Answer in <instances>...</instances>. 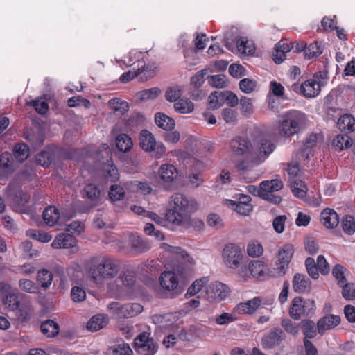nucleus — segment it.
Wrapping results in <instances>:
<instances>
[{
  "instance_id": "nucleus-1",
  "label": "nucleus",
  "mask_w": 355,
  "mask_h": 355,
  "mask_svg": "<svg viewBox=\"0 0 355 355\" xmlns=\"http://www.w3.org/2000/svg\"><path fill=\"white\" fill-rule=\"evenodd\" d=\"M197 207L196 201L181 193L172 195L168 200V208L165 214L166 220L175 225L188 223L190 216Z\"/></svg>"
},
{
  "instance_id": "nucleus-2",
  "label": "nucleus",
  "mask_w": 355,
  "mask_h": 355,
  "mask_svg": "<svg viewBox=\"0 0 355 355\" xmlns=\"http://www.w3.org/2000/svg\"><path fill=\"white\" fill-rule=\"evenodd\" d=\"M230 148L236 155L241 156L248 152L249 160L253 165H259L266 159V137L262 135L250 144L246 138L238 136L230 141Z\"/></svg>"
},
{
  "instance_id": "nucleus-3",
  "label": "nucleus",
  "mask_w": 355,
  "mask_h": 355,
  "mask_svg": "<svg viewBox=\"0 0 355 355\" xmlns=\"http://www.w3.org/2000/svg\"><path fill=\"white\" fill-rule=\"evenodd\" d=\"M307 115L302 111L290 110L282 115V120L279 125V134L289 138L304 130L309 124Z\"/></svg>"
},
{
  "instance_id": "nucleus-4",
  "label": "nucleus",
  "mask_w": 355,
  "mask_h": 355,
  "mask_svg": "<svg viewBox=\"0 0 355 355\" xmlns=\"http://www.w3.org/2000/svg\"><path fill=\"white\" fill-rule=\"evenodd\" d=\"M119 270L118 262L109 257H103L92 264L89 269L92 281L103 285L107 280L115 277Z\"/></svg>"
},
{
  "instance_id": "nucleus-5",
  "label": "nucleus",
  "mask_w": 355,
  "mask_h": 355,
  "mask_svg": "<svg viewBox=\"0 0 355 355\" xmlns=\"http://www.w3.org/2000/svg\"><path fill=\"white\" fill-rule=\"evenodd\" d=\"M315 309L316 305L313 300L295 297L289 306L288 314L293 320H299L302 318H311L315 314Z\"/></svg>"
},
{
  "instance_id": "nucleus-6",
  "label": "nucleus",
  "mask_w": 355,
  "mask_h": 355,
  "mask_svg": "<svg viewBox=\"0 0 355 355\" xmlns=\"http://www.w3.org/2000/svg\"><path fill=\"white\" fill-rule=\"evenodd\" d=\"M140 147L146 152H153L157 158L162 157L166 147L162 142H157L154 135L147 130H142L139 135Z\"/></svg>"
},
{
  "instance_id": "nucleus-7",
  "label": "nucleus",
  "mask_w": 355,
  "mask_h": 355,
  "mask_svg": "<svg viewBox=\"0 0 355 355\" xmlns=\"http://www.w3.org/2000/svg\"><path fill=\"white\" fill-rule=\"evenodd\" d=\"M325 74L321 72L315 73L313 79H309L299 85L298 83L292 85V89L296 92H300L306 98H314L320 92V84L317 80L320 78H324Z\"/></svg>"
},
{
  "instance_id": "nucleus-8",
  "label": "nucleus",
  "mask_w": 355,
  "mask_h": 355,
  "mask_svg": "<svg viewBox=\"0 0 355 355\" xmlns=\"http://www.w3.org/2000/svg\"><path fill=\"white\" fill-rule=\"evenodd\" d=\"M110 312L118 318H132L141 313L143 306L139 303L121 304L118 302H112L108 304Z\"/></svg>"
},
{
  "instance_id": "nucleus-9",
  "label": "nucleus",
  "mask_w": 355,
  "mask_h": 355,
  "mask_svg": "<svg viewBox=\"0 0 355 355\" xmlns=\"http://www.w3.org/2000/svg\"><path fill=\"white\" fill-rule=\"evenodd\" d=\"M222 258L224 264L229 268H239L243 259V254L241 248L234 243L225 245L223 250Z\"/></svg>"
},
{
  "instance_id": "nucleus-10",
  "label": "nucleus",
  "mask_w": 355,
  "mask_h": 355,
  "mask_svg": "<svg viewBox=\"0 0 355 355\" xmlns=\"http://www.w3.org/2000/svg\"><path fill=\"white\" fill-rule=\"evenodd\" d=\"M135 351L141 355H154L157 351V345L147 333H141L134 340Z\"/></svg>"
},
{
  "instance_id": "nucleus-11",
  "label": "nucleus",
  "mask_w": 355,
  "mask_h": 355,
  "mask_svg": "<svg viewBox=\"0 0 355 355\" xmlns=\"http://www.w3.org/2000/svg\"><path fill=\"white\" fill-rule=\"evenodd\" d=\"M236 197H238V200L226 199L224 200V204L241 215H250L252 211V205L250 203L251 198L243 194H238Z\"/></svg>"
},
{
  "instance_id": "nucleus-12",
  "label": "nucleus",
  "mask_w": 355,
  "mask_h": 355,
  "mask_svg": "<svg viewBox=\"0 0 355 355\" xmlns=\"http://www.w3.org/2000/svg\"><path fill=\"white\" fill-rule=\"evenodd\" d=\"M6 194L11 205L15 209H19L29 199L26 193L12 184L8 187Z\"/></svg>"
},
{
  "instance_id": "nucleus-13",
  "label": "nucleus",
  "mask_w": 355,
  "mask_h": 355,
  "mask_svg": "<svg viewBox=\"0 0 355 355\" xmlns=\"http://www.w3.org/2000/svg\"><path fill=\"white\" fill-rule=\"evenodd\" d=\"M42 216L45 224L49 227H53L58 224L59 221L62 219L69 220L74 216V214L66 216L64 213L61 214L55 207L49 206L44 210Z\"/></svg>"
},
{
  "instance_id": "nucleus-14",
  "label": "nucleus",
  "mask_w": 355,
  "mask_h": 355,
  "mask_svg": "<svg viewBox=\"0 0 355 355\" xmlns=\"http://www.w3.org/2000/svg\"><path fill=\"white\" fill-rule=\"evenodd\" d=\"M229 294L228 288L224 284L215 282L209 285L207 295L209 299L216 302L225 300Z\"/></svg>"
},
{
  "instance_id": "nucleus-15",
  "label": "nucleus",
  "mask_w": 355,
  "mask_h": 355,
  "mask_svg": "<svg viewBox=\"0 0 355 355\" xmlns=\"http://www.w3.org/2000/svg\"><path fill=\"white\" fill-rule=\"evenodd\" d=\"M292 43L287 39H282L275 46L272 58L274 62L279 64L286 59V54L292 50Z\"/></svg>"
},
{
  "instance_id": "nucleus-16",
  "label": "nucleus",
  "mask_w": 355,
  "mask_h": 355,
  "mask_svg": "<svg viewBox=\"0 0 355 355\" xmlns=\"http://www.w3.org/2000/svg\"><path fill=\"white\" fill-rule=\"evenodd\" d=\"M340 323L339 315L327 314L320 318L317 322V329L318 334L322 336L327 331L336 327Z\"/></svg>"
},
{
  "instance_id": "nucleus-17",
  "label": "nucleus",
  "mask_w": 355,
  "mask_h": 355,
  "mask_svg": "<svg viewBox=\"0 0 355 355\" xmlns=\"http://www.w3.org/2000/svg\"><path fill=\"white\" fill-rule=\"evenodd\" d=\"M77 245V239L69 233H60L58 234L53 242L51 247L54 249L73 248Z\"/></svg>"
},
{
  "instance_id": "nucleus-18",
  "label": "nucleus",
  "mask_w": 355,
  "mask_h": 355,
  "mask_svg": "<svg viewBox=\"0 0 355 355\" xmlns=\"http://www.w3.org/2000/svg\"><path fill=\"white\" fill-rule=\"evenodd\" d=\"M261 305V299L255 297L245 302L238 304L234 309V313L237 314H253Z\"/></svg>"
},
{
  "instance_id": "nucleus-19",
  "label": "nucleus",
  "mask_w": 355,
  "mask_h": 355,
  "mask_svg": "<svg viewBox=\"0 0 355 355\" xmlns=\"http://www.w3.org/2000/svg\"><path fill=\"white\" fill-rule=\"evenodd\" d=\"M159 282L161 288L166 291H174L178 286L179 280L173 271H164L161 273Z\"/></svg>"
},
{
  "instance_id": "nucleus-20",
  "label": "nucleus",
  "mask_w": 355,
  "mask_h": 355,
  "mask_svg": "<svg viewBox=\"0 0 355 355\" xmlns=\"http://www.w3.org/2000/svg\"><path fill=\"white\" fill-rule=\"evenodd\" d=\"M145 56L146 53L132 50L126 56L124 57L122 62L126 67H132L136 65L135 67H139V70L144 69L146 68L144 60Z\"/></svg>"
},
{
  "instance_id": "nucleus-21",
  "label": "nucleus",
  "mask_w": 355,
  "mask_h": 355,
  "mask_svg": "<svg viewBox=\"0 0 355 355\" xmlns=\"http://www.w3.org/2000/svg\"><path fill=\"white\" fill-rule=\"evenodd\" d=\"M320 220L326 228L333 229L338 225L339 216L334 209L325 208L320 213Z\"/></svg>"
},
{
  "instance_id": "nucleus-22",
  "label": "nucleus",
  "mask_w": 355,
  "mask_h": 355,
  "mask_svg": "<svg viewBox=\"0 0 355 355\" xmlns=\"http://www.w3.org/2000/svg\"><path fill=\"white\" fill-rule=\"evenodd\" d=\"M158 174L164 184H170L176 179L178 172L173 164H164L159 167Z\"/></svg>"
},
{
  "instance_id": "nucleus-23",
  "label": "nucleus",
  "mask_w": 355,
  "mask_h": 355,
  "mask_svg": "<svg viewBox=\"0 0 355 355\" xmlns=\"http://www.w3.org/2000/svg\"><path fill=\"white\" fill-rule=\"evenodd\" d=\"M161 248L170 253L172 257L178 260H181L184 263H189L191 264L193 263V259L190 257L187 252L181 248L171 246L167 243H162Z\"/></svg>"
},
{
  "instance_id": "nucleus-24",
  "label": "nucleus",
  "mask_w": 355,
  "mask_h": 355,
  "mask_svg": "<svg viewBox=\"0 0 355 355\" xmlns=\"http://www.w3.org/2000/svg\"><path fill=\"white\" fill-rule=\"evenodd\" d=\"M132 182H123L121 184H112L110 186L108 196L111 201L116 202L123 200L125 197V189H129Z\"/></svg>"
},
{
  "instance_id": "nucleus-25",
  "label": "nucleus",
  "mask_w": 355,
  "mask_h": 355,
  "mask_svg": "<svg viewBox=\"0 0 355 355\" xmlns=\"http://www.w3.org/2000/svg\"><path fill=\"white\" fill-rule=\"evenodd\" d=\"M311 287L310 279L303 274L296 273L293 279V288L297 293L308 292Z\"/></svg>"
},
{
  "instance_id": "nucleus-26",
  "label": "nucleus",
  "mask_w": 355,
  "mask_h": 355,
  "mask_svg": "<svg viewBox=\"0 0 355 355\" xmlns=\"http://www.w3.org/2000/svg\"><path fill=\"white\" fill-rule=\"evenodd\" d=\"M300 327L304 334L303 341L314 338L318 333L317 324L310 319H304L300 322Z\"/></svg>"
},
{
  "instance_id": "nucleus-27",
  "label": "nucleus",
  "mask_w": 355,
  "mask_h": 355,
  "mask_svg": "<svg viewBox=\"0 0 355 355\" xmlns=\"http://www.w3.org/2000/svg\"><path fill=\"white\" fill-rule=\"evenodd\" d=\"M295 252L294 246L291 243H286L278 250L276 259L289 266Z\"/></svg>"
},
{
  "instance_id": "nucleus-28",
  "label": "nucleus",
  "mask_w": 355,
  "mask_h": 355,
  "mask_svg": "<svg viewBox=\"0 0 355 355\" xmlns=\"http://www.w3.org/2000/svg\"><path fill=\"white\" fill-rule=\"evenodd\" d=\"M154 119L159 128L166 131L173 130L175 125V121L162 112L156 113Z\"/></svg>"
},
{
  "instance_id": "nucleus-29",
  "label": "nucleus",
  "mask_w": 355,
  "mask_h": 355,
  "mask_svg": "<svg viewBox=\"0 0 355 355\" xmlns=\"http://www.w3.org/2000/svg\"><path fill=\"white\" fill-rule=\"evenodd\" d=\"M130 242L132 250L137 254L144 253L150 248L149 243L137 235L132 234L130 236Z\"/></svg>"
},
{
  "instance_id": "nucleus-30",
  "label": "nucleus",
  "mask_w": 355,
  "mask_h": 355,
  "mask_svg": "<svg viewBox=\"0 0 355 355\" xmlns=\"http://www.w3.org/2000/svg\"><path fill=\"white\" fill-rule=\"evenodd\" d=\"M108 323V318L103 314L93 316L87 322V328L92 331H96L104 328Z\"/></svg>"
},
{
  "instance_id": "nucleus-31",
  "label": "nucleus",
  "mask_w": 355,
  "mask_h": 355,
  "mask_svg": "<svg viewBox=\"0 0 355 355\" xmlns=\"http://www.w3.org/2000/svg\"><path fill=\"white\" fill-rule=\"evenodd\" d=\"M337 126L342 132H353L355 130V119L351 114H344L338 119Z\"/></svg>"
},
{
  "instance_id": "nucleus-32",
  "label": "nucleus",
  "mask_w": 355,
  "mask_h": 355,
  "mask_svg": "<svg viewBox=\"0 0 355 355\" xmlns=\"http://www.w3.org/2000/svg\"><path fill=\"white\" fill-rule=\"evenodd\" d=\"M249 269L253 277L259 279H263L266 266L263 261L255 260L250 262Z\"/></svg>"
},
{
  "instance_id": "nucleus-33",
  "label": "nucleus",
  "mask_w": 355,
  "mask_h": 355,
  "mask_svg": "<svg viewBox=\"0 0 355 355\" xmlns=\"http://www.w3.org/2000/svg\"><path fill=\"white\" fill-rule=\"evenodd\" d=\"M175 110L183 114L192 113L194 110V104L189 99L180 98L173 105Z\"/></svg>"
},
{
  "instance_id": "nucleus-34",
  "label": "nucleus",
  "mask_w": 355,
  "mask_h": 355,
  "mask_svg": "<svg viewBox=\"0 0 355 355\" xmlns=\"http://www.w3.org/2000/svg\"><path fill=\"white\" fill-rule=\"evenodd\" d=\"M352 138L347 134L338 135L333 139V145L336 150H342L352 146Z\"/></svg>"
},
{
  "instance_id": "nucleus-35",
  "label": "nucleus",
  "mask_w": 355,
  "mask_h": 355,
  "mask_svg": "<svg viewBox=\"0 0 355 355\" xmlns=\"http://www.w3.org/2000/svg\"><path fill=\"white\" fill-rule=\"evenodd\" d=\"M288 270V266L276 259L274 266L268 270V277H282L286 275Z\"/></svg>"
},
{
  "instance_id": "nucleus-36",
  "label": "nucleus",
  "mask_w": 355,
  "mask_h": 355,
  "mask_svg": "<svg viewBox=\"0 0 355 355\" xmlns=\"http://www.w3.org/2000/svg\"><path fill=\"white\" fill-rule=\"evenodd\" d=\"M116 145L120 151L126 153L132 149L133 143L131 137L128 135L121 134L116 138Z\"/></svg>"
},
{
  "instance_id": "nucleus-37",
  "label": "nucleus",
  "mask_w": 355,
  "mask_h": 355,
  "mask_svg": "<svg viewBox=\"0 0 355 355\" xmlns=\"http://www.w3.org/2000/svg\"><path fill=\"white\" fill-rule=\"evenodd\" d=\"M238 51L244 55H251L254 52L252 42L246 37H241L236 42Z\"/></svg>"
},
{
  "instance_id": "nucleus-38",
  "label": "nucleus",
  "mask_w": 355,
  "mask_h": 355,
  "mask_svg": "<svg viewBox=\"0 0 355 355\" xmlns=\"http://www.w3.org/2000/svg\"><path fill=\"white\" fill-rule=\"evenodd\" d=\"M110 109L116 114L123 115L128 112L129 106L127 102L120 98H114L108 101Z\"/></svg>"
},
{
  "instance_id": "nucleus-39",
  "label": "nucleus",
  "mask_w": 355,
  "mask_h": 355,
  "mask_svg": "<svg viewBox=\"0 0 355 355\" xmlns=\"http://www.w3.org/2000/svg\"><path fill=\"white\" fill-rule=\"evenodd\" d=\"M41 331L47 337H53L59 333V326L53 320H47L40 327Z\"/></svg>"
},
{
  "instance_id": "nucleus-40",
  "label": "nucleus",
  "mask_w": 355,
  "mask_h": 355,
  "mask_svg": "<svg viewBox=\"0 0 355 355\" xmlns=\"http://www.w3.org/2000/svg\"><path fill=\"white\" fill-rule=\"evenodd\" d=\"M19 293L18 291L13 292L8 296H3V303L10 310L15 311L20 309V302L19 300Z\"/></svg>"
},
{
  "instance_id": "nucleus-41",
  "label": "nucleus",
  "mask_w": 355,
  "mask_h": 355,
  "mask_svg": "<svg viewBox=\"0 0 355 355\" xmlns=\"http://www.w3.org/2000/svg\"><path fill=\"white\" fill-rule=\"evenodd\" d=\"M103 170L107 180L116 182L119 180V173L112 161L108 160L103 166Z\"/></svg>"
},
{
  "instance_id": "nucleus-42",
  "label": "nucleus",
  "mask_w": 355,
  "mask_h": 355,
  "mask_svg": "<svg viewBox=\"0 0 355 355\" xmlns=\"http://www.w3.org/2000/svg\"><path fill=\"white\" fill-rule=\"evenodd\" d=\"M209 282V277H204L199 279L196 280L187 289V291L185 294L187 297H190L194 296L197 294L201 289L207 284Z\"/></svg>"
},
{
  "instance_id": "nucleus-43",
  "label": "nucleus",
  "mask_w": 355,
  "mask_h": 355,
  "mask_svg": "<svg viewBox=\"0 0 355 355\" xmlns=\"http://www.w3.org/2000/svg\"><path fill=\"white\" fill-rule=\"evenodd\" d=\"M107 355H132V350L128 344L121 343L110 347Z\"/></svg>"
},
{
  "instance_id": "nucleus-44",
  "label": "nucleus",
  "mask_w": 355,
  "mask_h": 355,
  "mask_svg": "<svg viewBox=\"0 0 355 355\" xmlns=\"http://www.w3.org/2000/svg\"><path fill=\"white\" fill-rule=\"evenodd\" d=\"M293 195L298 198H303L306 195V186L301 180H295L291 184Z\"/></svg>"
},
{
  "instance_id": "nucleus-45",
  "label": "nucleus",
  "mask_w": 355,
  "mask_h": 355,
  "mask_svg": "<svg viewBox=\"0 0 355 355\" xmlns=\"http://www.w3.org/2000/svg\"><path fill=\"white\" fill-rule=\"evenodd\" d=\"M148 67H146V68H145L144 69H139V67H134L132 69V70H130L127 72H125L123 73L121 76H120V80L121 82L125 83H128L129 82L130 80H132L134 78L137 77L139 74H140L141 72L144 71L146 73H148V76H150L151 75V71L153 69H150L148 71Z\"/></svg>"
},
{
  "instance_id": "nucleus-46",
  "label": "nucleus",
  "mask_w": 355,
  "mask_h": 355,
  "mask_svg": "<svg viewBox=\"0 0 355 355\" xmlns=\"http://www.w3.org/2000/svg\"><path fill=\"white\" fill-rule=\"evenodd\" d=\"M13 153L16 159L22 162L29 156V148L26 144L19 143L15 146Z\"/></svg>"
},
{
  "instance_id": "nucleus-47",
  "label": "nucleus",
  "mask_w": 355,
  "mask_h": 355,
  "mask_svg": "<svg viewBox=\"0 0 355 355\" xmlns=\"http://www.w3.org/2000/svg\"><path fill=\"white\" fill-rule=\"evenodd\" d=\"M223 91H214L208 98V105L212 110H216L223 105Z\"/></svg>"
},
{
  "instance_id": "nucleus-48",
  "label": "nucleus",
  "mask_w": 355,
  "mask_h": 355,
  "mask_svg": "<svg viewBox=\"0 0 355 355\" xmlns=\"http://www.w3.org/2000/svg\"><path fill=\"white\" fill-rule=\"evenodd\" d=\"M347 271L341 264H336L332 268V275L337 282L338 285H343L347 282L345 272Z\"/></svg>"
},
{
  "instance_id": "nucleus-49",
  "label": "nucleus",
  "mask_w": 355,
  "mask_h": 355,
  "mask_svg": "<svg viewBox=\"0 0 355 355\" xmlns=\"http://www.w3.org/2000/svg\"><path fill=\"white\" fill-rule=\"evenodd\" d=\"M322 53L321 45L318 42L311 43L306 46L304 50V56L307 59H311L318 57Z\"/></svg>"
},
{
  "instance_id": "nucleus-50",
  "label": "nucleus",
  "mask_w": 355,
  "mask_h": 355,
  "mask_svg": "<svg viewBox=\"0 0 355 355\" xmlns=\"http://www.w3.org/2000/svg\"><path fill=\"white\" fill-rule=\"evenodd\" d=\"M248 190L253 196L266 200V180L262 181L258 186L249 185Z\"/></svg>"
},
{
  "instance_id": "nucleus-51",
  "label": "nucleus",
  "mask_w": 355,
  "mask_h": 355,
  "mask_svg": "<svg viewBox=\"0 0 355 355\" xmlns=\"http://www.w3.org/2000/svg\"><path fill=\"white\" fill-rule=\"evenodd\" d=\"M85 196L93 202H97L101 198V190L93 184H88L84 189Z\"/></svg>"
},
{
  "instance_id": "nucleus-52",
  "label": "nucleus",
  "mask_w": 355,
  "mask_h": 355,
  "mask_svg": "<svg viewBox=\"0 0 355 355\" xmlns=\"http://www.w3.org/2000/svg\"><path fill=\"white\" fill-rule=\"evenodd\" d=\"M284 336V331L278 328L271 331L268 335V348L278 345Z\"/></svg>"
},
{
  "instance_id": "nucleus-53",
  "label": "nucleus",
  "mask_w": 355,
  "mask_h": 355,
  "mask_svg": "<svg viewBox=\"0 0 355 355\" xmlns=\"http://www.w3.org/2000/svg\"><path fill=\"white\" fill-rule=\"evenodd\" d=\"M37 281L43 288H48L52 283L53 275L48 270L42 269L37 273Z\"/></svg>"
},
{
  "instance_id": "nucleus-54",
  "label": "nucleus",
  "mask_w": 355,
  "mask_h": 355,
  "mask_svg": "<svg viewBox=\"0 0 355 355\" xmlns=\"http://www.w3.org/2000/svg\"><path fill=\"white\" fill-rule=\"evenodd\" d=\"M208 83L210 85L216 88H224L228 85L227 77L223 74H218L209 76Z\"/></svg>"
},
{
  "instance_id": "nucleus-55",
  "label": "nucleus",
  "mask_w": 355,
  "mask_h": 355,
  "mask_svg": "<svg viewBox=\"0 0 355 355\" xmlns=\"http://www.w3.org/2000/svg\"><path fill=\"white\" fill-rule=\"evenodd\" d=\"M341 225L345 233L352 235L355 232V218L354 216H345L342 220Z\"/></svg>"
},
{
  "instance_id": "nucleus-56",
  "label": "nucleus",
  "mask_w": 355,
  "mask_h": 355,
  "mask_svg": "<svg viewBox=\"0 0 355 355\" xmlns=\"http://www.w3.org/2000/svg\"><path fill=\"white\" fill-rule=\"evenodd\" d=\"M281 325L285 331L292 336L297 335L300 330V324L288 318L282 320Z\"/></svg>"
},
{
  "instance_id": "nucleus-57",
  "label": "nucleus",
  "mask_w": 355,
  "mask_h": 355,
  "mask_svg": "<svg viewBox=\"0 0 355 355\" xmlns=\"http://www.w3.org/2000/svg\"><path fill=\"white\" fill-rule=\"evenodd\" d=\"M263 252V246L257 241H252L247 247V253L250 257H258Z\"/></svg>"
},
{
  "instance_id": "nucleus-58",
  "label": "nucleus",
  "mask_w": 355,
  "mask_h": 355,
  "mask_svg": "<svg viewBox=\"0 0 355 355\" xmlns=\"http://www.w3.org/2000/svg\"><path fill=\"white\" fill-rule=\"evenodd\" d=\"M119 280L125 288H130L135 283V272L127 270L120 275Z\"/></svg>"
},
{
  "instance_id": "nucleus-59",
  "label": "nucleus",
  "mask_w": 355,
  "mask_h": 355,
  "mask_svg": "<svg viewBox=\"0 0 355 355\" xmlns=\"http://www.w3.org/2000/svg\"><path fill=\"white\" fill-rule=\"evenodd\" d=\"M182 91L180 87L175 86L167 89L165 94L166 99L169 102H177L180 99Z\"/></svg>"
},
{
  "instance_id": "nucleus-60",
  "label": "nucleus",
  "mask_w": 355,
  "mask_h": 355,
  "mask_svg": "<svg viewBox=\"0 0 355 355\" xmlns=\"http://www.w3.org/2000/svg\"><path fill=\"white\" fill-rule=\"evenodd\" d=\"M85 223L80 220H74L71 222L70 224L66 225L65 230L67 233L76 234L77 235H80L85 231Z\"/></svg>"
},
{
  "instance_id": "nucleus-61",
  "label": "nucleus",
  "mask_w": 355,
  "mask_h": 355,
  "mask_svg": "<svg viewBox=\"0 0 355 355\" xmlns=\"http://www.w3.org/2000/svg\"><path fill=\"white\" fill-rule=\"evenodd\" d=\"M160 94V89L157 87H152L144 89L138 93V97L141 101L155 99Z\"/></svg>"
},
{
  "instance_id": "nucleus-62",
  "label": "nucleus",
  "mask_w": 355,
  "mask_h": 355,
  "mask_svg": "<svg viewBox=\"0 0 355 355\" xmlns=\"http://www.w3.org/2000/svg\"><path fill=\"white\" fill-rule=\"evenodd\" d=\"M239 88L243 93L250 94L254 92L257 88V83L250 78H243L240 80Z\"/></svg>"
},
{
  "instance_id": "nucleus-63",
  "label": "nucleus",
  "mask_w": 355,
  "mask_h": 355,
  "mask_svg": "<svg viewBox=\"0 0 355 355\" xmlns=\"http://www.w3.org/2000/svg\"><path fill=\"white\" fill-rule=\"evenodd\" d=\"M340 286L343 288L342 295L345 299L347 300L355 299V286L354 284L346 282L343 285H340Z\"/></svg>"
},
{
  "instance_id": "nucleus-64",
  "label": "nucleus",
  "mask_w": 355,
  "mask_h": 355,
  "mask_svg": "<svg viewBox=\"0 0 355 355\" xmlns=\"http://www.w3.org/2000/svg\"><path fill=\"white\" fill-rule=\"evenodd\" d=\"M52 155L49 150H42L36 156V162L42 166H48L51 162Z\"/></svg>"
}]
</instances>
